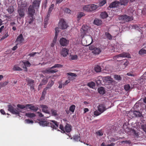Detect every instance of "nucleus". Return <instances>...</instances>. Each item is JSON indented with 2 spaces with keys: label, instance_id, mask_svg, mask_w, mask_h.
<instances>
[{
  "label": "nucleus",
  "instance_id": "nucleus-39",
  "mask_svg": "<svg viewBox=\"0 0 146 146\" xmlns=\"http://www.w3.org/2000/svg\"><path fill=\"white\" fill-rule=\"evenodd\" d=\"M13 70H14L21 71L22 70V69L21 68L17 65H15L14 66L13 68Z\"/></svg>",
  "mask_w": 146,
  "mask_h": 146
},
{
  "label": "nucleus",
  "instance_id": "nucleus-23",
  "mask_svg": "<svg viewBox=\"0 0 146 146\" xmlns=\"http://www.w3.org/2000/svg\"><path fill=\"white\" fill-rule=\"evenodd\" d=\"M102 23V21L100 19H95L94 23L98 26L100 25Z\"/></svg>",
  "mask_w": 146,
  "mask_h": 146
},
{
  "label": "nucleus",
  "instance_id": "nucleus-37",
  "mask_svg": "<svg viewBox=\"0 0 146 146\" xmlns=\"http://www.w3.org/2000/svg\"><path fill=\"white\" fill-rule=\"evenodd\" d=\"M7 10L9 13H12L14 11V7L13 6H9L7 9Z\"/></svg>",
  "mask_w": 146,
  "mask_h": 146
},
{
  "label": "nucleus",
  "instance_id": "nucleus-19",
  "mask_svg": "<svg viewBox=\"0 0 146 146\" xmlns=\"http://www.w3.org/2000/svg\"><path fill=\"white\" fill-rule=\"evenodd\" d=\"M39 124L43 127L49 126V122L46 121H41L39 122Z\"/></svg>",
  "mask_w": 146,
  "mask_h": 146
},
{
  "label": "nucleus",
  "instance_id": "nucleus-51",
  "mask_svg": "<svg viewBox=\"0 0 146 146\" xmlns=\"http://www.w3.org/2000/svg\"><path fill=\"white\" fill-rule=\"evenodd\" d=\"M52 68H51L49 69L50 73H56L58 72V70L56 69L55 70H51Z\"/></svg>",
  "mask_w": 146,
  "mask_h": 146
},
{
  "label": "nucleus",
  "instance_id": "nucleus-59",
  "mask_svg": "<svg viewBox=\"0 0 146 146\" xmlns=\"http://www.w3.org/2000/svg\"><path fill=\"white\" fill-rule=\"evenodd\" d=\"M120 17H121V18H130L129 16H127L125 15H121Z\"/></svg>",
  "mask_w": 146,
  "mask_h": 146
},
{
  "label": "nucleus",
  "instance_id": "nucleus-49",
  "mask_svg": "<svg viewBox=\"0 0 146 146\" xmlns=\"http://www.w3.org/2000/svg\"><path fill=\"white\" fill-rule=\"evenodd\" d=\"M36 54H39V52H33L30 53L28 55V56H33L35 55Z\"/></svg>",
  "mask_w": 146,
  "mask_h": 146
},
{
  "label": "nucleus",
  "instance_id": "nucleus-4",
  "mask_svg": "<svg viewBox=\"0 0 146 146\" xmlns=\"http://www.w3.org/2000/svg\"><path fill=\"white\" fill-rule=\"evenodd\" d=\"M89 49L92 50V53L95 55L100 54L102 52V49L99 47H96L94 46L91 45L89 47Z\"/></svg>",
  "mask_w": 146,
  "mask_h": 146
},
{
  "label": "nucleus",
  "instance_id": "nucleus-15",
  "mask_svg": "<svg viewBox=\"0 0 146 146\" xmlns=\"http://www.w3.org/2000/svg\"><path fill=\"white\" fill-rule=\"evenodd\" d=\"M68 50L66 48H63L61 52V54L64 57H66L68 54Z\"/></svg>",
  "mask_w": 146,
  "mask_h": 146
},
{
  "label": "nucleus",
  "instance_id": "nucleus-24",
  "mask_svg": "<svg viewBox=\"0 0 146 146\" xmlns=\"http://www.w3.org/2000/svg\"><path fill=\"white\" fill-rule=\"evenodd\" d=\"M26 80L29 86L35 85L34 83L35 81L31 79L27 78Z\"/></svg>",
  "mask_w": 146,
  "mask_h": 146
},
{
  "label": "nucleus",
  "instance_id": "nucleus-64",
  "mask_svg": "<svg viewBox=\"0 0 146 146\" xmlns=\"http://www.w3.org/2000/svg\"><path fill=\"white\" fill-rule=\"evenodd\" d=\"M43 73H50L49 72V69H46L45 70H44L43 71Z\"/></svg>",
  "mask_w": 146,
  "mask_h": 146
},
{
  "label": "nucleus",
  "instance_id": "nucleus-38",
  "mask_svg": "<svg viewBox=\"0 0 146 146\" xmlns=\"http://www.w3.org/2000/svg\"><path fill=\"white\" fill-rule=\"evenodd\" d=\"M63 65L59 64H56L51 67V68H62Z\"/></svg>",
  "mask_w": 146,
  "mask_h": 146
},
{
  "label": "nucleus",
  "instance_id": "nucleus-2",
  "mask_svg": "<svg viewBox=\"0 0 146 146\" xmlns=\"http://www.w3.org/2000/svg\"><path fill=\"white\" fill-rule=\"evenodd\" d=\"M59 128L62 131L63 133H65V132L67 133H69L72 130V127L70 125L66 123L64 127L62 125H60Z\"/></svg>",
  "mask_w": 146,
  "mask_h": 146
},
{
  "label": "nucleus",
  "instance_id": "nucleus-47",
  "mask_svg": "<svg viewBox=\"0 0 146 146\" xmlns=\"http://www.w3.org/2000/svg\"><path fill=\"white\" fill-rule=\"evenodd\" d=\"M25 123H33V121L32 120H30L29 119H26L25 120Z\"/></svg>",
  "mask_w": 146,
  "mask_h": 146
},
{
  "label": "nucleus",
  "instance_id": "nucleus-21",
  "mask_svg": "<svg viewBox=\"0 0 146 146\" xmlns=\"http://www.w3.org/2000/svg\"><path fill=\"white\" fill-rule=\"evenodd\" d=\"M90 12L95 10L98 7V6L94 4H90Z\"/></svg>",
  "mask_w": 146,
  "mask_h": 146
},
{
  "label": "nucleus",
  "instance_id": "nucleus-42",
  "mask_svg": "<svg viewBox=\"0 0 146 146\" xmlns=\"http://www.w3.org/2000/svg\"><path fill=\"white\" fill-rule=\"evenodd\" d=\"M124 88L126 91H128L130 90V87L129 84H127L125 85Z\"/></svg>",
  "mask_w": 146,
  "mask_h": 146
},
{
  "label": "nucleus",
  "instance_id": "nucleus-29",
  "mask_svg": "<svg viewBox=\"0 0 146 146\" xmlns=\"http://www.w3.org/2000/svg\"><path fill=\"white\" fill-rule=\"evenodd\" d=\"M128 1V0H120L119 4V5H125L127 3Z\"/></svg>",
  "mask_w": 146,
  "mask_h": 146
},
{
  "label": "nucleus",
  "instance_id": "nucleus-56",
  "mask_svg": "<svg viewBox=\"0 0 146 146\" xmlns=\"http://www.w3.org/2000/svg\"><path fill=\"white\" fill-rule=\"evenodd\" d=\"M67 74L68 75H69L72 76H75L76 77L77 76V75L76 74L72 73H67Z\"/></svg>",
  "mask_w": 146,
  "mask_h": 146
},
{
  "label": "nucleus",
  "instance_id": "nucleus-27",
  "mask_svg": "<svg viewBox=\"0 0 146 146\" xmlns=\"http://www.w3.org/2000/svg\"><path fill=\"white\" fill-rule=\"evenodd\" d=\"M98 90L99 93L102 95H103L105 94V91L103 87H100L98 88Z\"/></svg>",
  "mask_w": 146,
  "mask_h": 146
},
{
  "label": "nucleus",
  "instance_id": "nucleus-10",
  "mask_svg": "<svg viewBox=\"0 0 146 146\" xmlns=\"http://www.w3.org/2000/svg\"><path fill=\"white\" fill-rule=\"evenodd\" d=\"M69 42L68 40L64 38H61L60 40V45L63 46H67Z\"/></svg>",
  "mask_w": 146,
  "mask_h": 146
},
{
  "label": "nucleus",
  "instance_id": "nucleus-58",
  "mask_svg": "<svg viewBox=\"0 0 146 146\" xmlns=\"http://www.w3.org/2000/svg\"><path fill=\"white\" fill-rule=\"evenodd\" d=\"M70 82V80L69 79L66 80L65 82L63 84V85L64 86L67 84L68 83H69Z\"/></svg>",
  "mask_w": 146,
  "mask_h": 146
},
{
  "label": "nucleus",
  "instance_id": "nucleus-13",
  "mask_svg": "<svg viewBox=\"0 0 146 146\" xmlns=\"http://www.w3.org/2000/svg\"><path fill=\"white\" fill-rule=\"evenodd\" d=\"M103 79L104 81L109 83H112L113 82V80L111 77L109 76H106L104 77Z\"/></svg>",
  "mask_w": 146,
  "mask_h": 146
},
{
  "label": "nucleus",
  "instance_id": "nucleus-12",
  "mask_svg": "<svg viewBox=\"0 0 146 146\" xmlns=\"http://www.w3.org/2000/svg\"><path fill=\"white\" fill-rule=\"evenodd\" d=\"M40 106L42 108V111L43 112L46 113H50V111L48 109V107L47 106L44 105H41Z\"/></svg>",
  "mask_w": 146,
  "mask_h": 146
},
{
  "label": "nucleus",
  "instance_id": "nucleus-11",
  "mask_svg": "<svg viewBox=\"0 0 146 146\" xmlns=\"http://www.w3.org/2000/svg\"><path fill=\"white\" fill-rule=\"evenodd\" d=\"M143 46V48L141 49L139 51V54L143 56H146V50L144 48H146V43H144Z\"/></svg>",
  "mask_w": 146,
  "mask_h": 146
},
{
  "label": "nucleus",
  "instance_id": "nucleus-45",
  "mask_svg": "<svg viewBox=\"0 0 146 146\" xmlns=\"http://www.w3.org/2000/svg\"><path fill=\"white\" fill-rule=\"evenodd\" d=\"M85 14L84 13L80 12L78 13L77 15V17L78 18H81L85 15Z\"/></svg>",
  "mask_w": 146,
  "mask_h": 146
},
{
  "label": "nucleus",
  "instance_id": "nucleus-34",
  "mask_svg": "<svg viewBox=\"0 0 146 146\" xmlns=\"http://www.w3.org/2000/svg\"><path fill=\"white\" fill-rule=\"evenodd\" d=\"M114 78L115 80L119 81L121 80L122 78L120 75L117 74L114 75Z\"/></svg>",
  "mask_w": 146,
  "mask_h": 146
},
{
  "label": "nucleus",
  "instance_id": "nucleus-54",
  "mask_svg": "<svg viewBox=\"0 0 146 146\" xmlns=\"http://www.w3.org/2000/svg\"><path fill=\"white\" fill-rule=\"evenodd\" d=\"M96 83L98 85L101 83L102 80L98 78H97L96 79Z\"/></svg>",
  "mask_w": 146,
  "mask_h": 146
},
{
  "label": "nucleus",
  "instance_id": "nucleus-1",
  "mask_svg": "<svg viewBox=\"0 0 146 146\" xmlns=\"http://www.w3.org/2000/svg\"><path fill=\"white\" fill-rule=\"evenodd\" d=\"M98 110H96L94 112V114L96 116H98L104 112L107 108L104 104H102L98 106Z\"/></svg>",
  "mask_w": 146,
  "mask_h": 146
},
{
  "label": "nucleus",
  "instance_id": "nucleus-50",
  "mask_svg": "<svg viewBox=\"0 0 146 146\" xmlns=\"http://www.w3.org/2000/svg\"><path fill=\"white\" fill-rule=\"evenodd\" d=\"M24 65L25 66L29 67L31 65V64L28 61H27L24 63Z\"/></svg>",
  "mask_w": 146,
  "mask_h": 146
},
{
  "label": "nucleus",
  "instance_id": "nucleus-6",
  "mask_svg": "<svg viewBox=\"0 0 146 146\" xmlns=\"http://www.w3.org/2000/svg\"><path fill=\"white\" fill-rule=\"evenodd\" d=\"M58 26L60 29H66L68 27L67 23L65 21L64 19H61L58 23Z\"/></svg>",
  "mask_w": 146,
  "mask_h": 146
},
{
  "label": "nucleus",
  "instance_id": "nucleus-30",
  "mask_svg": "<svg viewBox=\"0 0 146 146\" xmlns=\"http://www.w3.org/2000/svg\"><path fill=\"white\" fill-rule=\"evenodd\" d=\"M25 116L29 117L32 118L35 117L36 115L34 113H26Z\"/></svg>",
  "mask_w": 146,
  "mask_h": 146
},
{
  "label": "nucleus",
  "instance_id": "nucleus-31",
  "mask_svg": "<svg viewBox=\"0 0 146 146\" xmlns=\"http://www.w3.org/2000/svg\"><path fill=\"white\" fill-rule=\"evenodd\" d=\"M84 10L88 12H90V5H87L84 6L83 7Z\"/></svg>",
  "mask_w": 146,
  "mask_h": 146
},
{
  "label": "nucleus",
  "instance_id": "nucleus-53",
  "mask_svg": "<svg viewBox=\"0 0 146 146\" xmlns=\"http://www.w3.org/2000/svg\"><path fill=\"white\" fill-rule=\"evenodd\" d=\"M96 133L97 135L99 136H102L103 135V132L100 130H99L96 132Z\"/></svg>",
  "mask_w": 146,
  "mask_h": 146
},
{
  "label": "nucleus",
  "instance_id": "nucleus-14",
  "mask_svg": "<svg viewBox=\"0 0 146 146\" xmlns=\"http://www.w3.org/2000/svg\"><path fill=\"white\" fill-rule=\"evenodd\" d=\"M24 39L23 37V35L22 34H20L17 37L16 41L18 42L19 43L21 44L22 42Z\"/></svg>",
  "mask_w": 146,
  "mask_h": 146
},
{
  "label": "nucleus",
  "instance_id": "nucleus-63",
  "mask_svg": "<svg viewBox=\"0 0 146 146\" xmlns=\"http://www.w3.org/2000/svg\"><path fill=\"white\" fill-rule=\"evenodd\" d=\"M28 20V22L29 24H31L34 21V19H27Z\"/></svg>",
  "mask_w": 146,
  "mask_h": 146
},
{
  "label": "nucleus",
  "instance_id": "nucleus-46",
  "mask_svg": "<svg viewBox=\"0 0 146 146\" xmlns=\"http://www.w3.org/2000/svg\"><path fill=\"white\" fill-rule=\"evenodd\" d=\"M54 5V4H52L51 5L49 8V10L48 11V13H50L52 11V10L53 9Z\"/></svg>",
  "mask_w": 146,
  "mask_h": 146
},
{
  "label": "nucleus",
  "instance_id": "nucleus-8",
  "mask_svg": "<svg viewBox=\"0 0 146 146\" xmlns=\"http://www.w3.org/2000/svg\"><path fill=\"white\" fill-rule=\"evenodd\" d=\"M119 57L130 58H131V56L129 53L124 52L119 54L113 57V58L117 59Z\"/></svg>",
  "mask_w": 146,
  "mask_h": 146
},
{
  "label": "nucleus",
  "instance_id": "nucleus-26",
  "mask_svg": "<svg viewBox=\"0 0 146 146\" xmlns=\"http://www.w3.org/2000/svg\"><path fill=\"white\" fill-rule=\"evenodd\" d=\"M31 106L30 104H27L25 106L20 104H18L17 105V106L18 108H20L21 109H23L25 108H26L27 109V108Z\"/></svg>",
  "mask_w": 146,
  "mask_h": 146
},
{
  "label": "nucleus",
  "instance_id": "nucleus-44",
  "mask_svg": "<svg viewBox=\"0 0 146 146\" xmlns=\"http://www.w3.org/2000/svg\"><path fill=\"white\" fill-rule=\"evenodd\" d=\"M51 113L53 116H56L57 115V111L54 109H52L51 110Z\"/></svg>",
  "mask_w": 146,
  "mask_h": 146
},
{
  "label": "nucleus",
  "instance_id": "nucleus-16",
  "mask_svg": "<svg viewBox=\"0 0 146 146\" xmlns=\"http://www.w3.org/2000/svg\"><path fill=\"white\" fill-rule=\"evenodd\" d=\"M30 105L31 106L28 107L27 108V109H29L33 111H36L38 110V107L34 106H32V105L31 104H30Z\"/></svg>",
  "mask_w": 146,
  "mask_h": 146
},
{
  "label": "nucleus",
  "instance_id": "nucleus-57",
  "mask_svg": "<svg viewBox=\"0 0 146 146\" xmlns=\"http://www.w3.org/2000/svg\"><path fill=\"white\" fill-rule=\"evenodd\" d=\"M9 36L8 34L7 33H6L5 35L3 36L1 38V40H3L5 38H7Z\"/></svg>",
  "mask_w": 146,
  "mask_h": 146
},
{
  "label": "nucleus",
  "instance_id": "nucleus-18",
  "mask_svg": "<svg viewBox=\"0 0 146 146\" xmlns=\"http://www.w3.org/2000/svg\"><path fill=\"white\" fill-rule=\"evenodd\" d=\"M119 5V1H115L111 3L109 6V7L110 8L115 7Z\"/></svg>",
  "mask_w": 146,
  "mask_h": 146
},
{
  "label": "nucleus",
  "instance_id": "nucleus-52",
  "mask_svg": "<svg viewBox=\"0 0 146 146\" xmlns=\"http://www.w3.org/2000/svg\"><path fill=\"white\" fill-rule=\"evenodd\" d=\"M106 2V0H104L101 1L100 3V6H102L105 4Z\"/></svg>",
  "mask_w": 146,
  "mask_h": 146
},
{
  "label": "nucleus",
  "instance_id": "nucleus-28",
  "mask_svg": "<svg viewBox=\"0 0 146 146\" xmlns=\"http://www.w3.org/2000/svg\"><path fill=\"white\" fill-rule=\"evenodd\" d=\"M18 11L19 15L21 17H23L24 15V10L23 9H19L18 10Z\"/></svg>",
  "mask_w": 146,
  "mask_h": 146
},
{
  "label": "nucleus",
  "instance_id": "nucleus-40",
  "mask_svg": "<svg viewBox=\"0 0 146 146\" xmlns=\"http://www.w3.org/2000/svg\"><path fill=\"white\" fill-rule=\"evenodd\" d=\"M73 139L76 141H80V137L78 135H75L73 137Z\"/></svg>",
  "mask_w": 146,
  "mask_h": 146
},
{
  "label": "nucleus",
  "instance_id": "nucleus-35",
  "mask_svg": "<svg viewBox=\"0 0 146 146\" xmlns=\"http://www.w3.org/2000/svg\"><path fill=\"white\" fill-rule=\"evenodd\" d=\"M87 86L90 88H93L95 86V84L94 82H91L88 83Z\"/></svg>",
  "mask_w": 146,
  "mask_h": 146
},
{
  "label": "nucleus",
  "instance_id": "nucleus-36",
  "mask_svg": "<svg viewBox=\"0 0 146 146\" xmlns=\"http://www.w3.org/2000/svg\"><path fill=\"white\" fill-rule=\"evenodd\" d=\"M94 70L97 72H100L101 71V68L100 66L97 65L95 67Z\"/></svg>",
  "mask_w": 146,
  "mask_h": 146
},
{
  "label": "nucleus",
  "instance_id": "nucleus-3",
  "mask_svg": "<svg viewBox=\"0 0 146 146\" xmlns=\"http://www.w3.org/2000/svg\"><path fill=\"white\" fill-rule=\"evenodd\" d=\"M8 110L12 113L15 115H19L21 112L20 110L18 108H15L11 104H9L7 106Z\"/></svg>",
  "mask_w": 146,
  "mask_h": 146
},
{
  "label": "nucleus",
  "instance_id": "nucleus-9",
  "mask_svg": "<svg viewBox=\"0 0 146 146\" xmlns=\"http://www.w3.org/2000/svg\"><path fill=\"white\" fill-rule=\"evenodd\" d=\"M40 3V0H35L33 2L31 6H33V7L36 10H38L39 7Z\"/></svg>",
  "mask_w": 146,
  "mask_h": 146
},
{
  "label": "nucleus",
  "instance_id": "nucleus-61",
  "mask_svg": "<svg viewBox=\"0 0 146 146\" xmlns=\"http://www.w3.org/2000/svg\"><path fill=\"white\" fill-rule=\"evenodd\" d=\"M55 34L58 35L59 32V28L58 27L55 28Z\"/></svg>",
  "mask_w": 146,
  "mask_h": 146
},
{
  "label": "nucleus",
  "instance_id": "nucleus-25",
  "mask_svg": "<svg viewBox=\"0 0 146 146\" xmlns=\"http://www.w3.org/2000/svg\"><path fill=\"white\" fill-rule=\"evenodd\" d=\"M82 30L83 31L84 33V34H86L88 30L90 29L89 27L88 26L83 25L82 28Z\"/></svg>",
  "mask_w": 146,
  "mask_h": 146
},
{
  "label": "nucleus",
  "instance_id": "nucleus-62",
  "mask_svg": "<svg viewBox=\"0 0 146 146\" xmlns=\"http://www.w3.org/2000/svg\"><path fill=\"white\" fill-rule=\"evenodd\" d=\"M37 114H38V115L39 117H43L44 115L41 113H40L39 112H37Z\"/></svg>",
  "mask_w": 146,
  "mask_h": 146
},
{
  "label": "nucleus",
  "instance_id": "nucleus-60",
  "mask_svg": "<svg viewBox=\"0 0 146 146\" xmlns=\"http://www.w3.org/2000/svg\"><path fill=\"white\" fill-rule=\"evenodd\" d=\"M58 35L56 34H55V36L54 38L53 42H54L55 43L57 40V38Z\"/></svg>",
  "mask_w": 146,
  "mask_h": 146
},
{
  "label": "nucleus",
  "instance_id": "nucleus-32",
  "mask_svg": "<svg viewBox=\"0 0 146 146\" xmlns=\"http://www.w3.org/2000/svg\"><path fill=\"white\" fill-rule=\"evenodd\" d=\"M46 90L44 89H43L42 92L41 97L40 98V100H42L44 99L45 95L46 94Z\"/></svg>",
  "mask_w": 146,
  "mask_h": 146
},
{
  "label": "nucleus",
  "instance_id": "nucleus-33",
  "mask_svg": "<svg viewBox=\"0 0 146 146\" xmlns=\"http://www.w3.org/2000/svg\"><path fill=\"white\" fill-rule=\"evenodd\" d=\"M100 16L102 18H106L108 17V15L106 12H102Z\"/></svg>",
  "mask_w": 146,
  "mask_h": 146
},
{
  "label": "nucleus",
  "instance_id": "nucleus-20",
  "mask_svg": "<svg viewBox=\"0 0 146 146\" xmlns=\"http://www.w3.org/2000/svg\"><path fill=\"white\" fill-rule=\"evenodd\" d=\"M54 84V82L52 80H51L50 82H49L47 84L46 87L44 88L46 90H48L51 88V87Z\"/></svg>",
  "mask_w": 146,
  "mask_h": 146
},
{
  "label": "nucleus",
  "instance_id": "nucleus-7",
  "mask_svg": "<svg viewBox=\"0 0 146 146\" xmlns=\"http://www.w3.org/2000/svg\"><path fill=\"white\" fill-rule=\"evenodd\" d=\"M49 122V126H50L52 128V129H57L58 127L59 123L57 121L54 120L50 121Z\"/></svg>",
  "mask_w": 146,
  "mask_h": 146
},
{
  "label": "nucleus",
  "instance_id": "nucleus-5",
  "mask_svg": "<svg viewBox=\"0 0 146 146\" xmlns=\"http://www.w3.org/2000/svg\"><path fill=\"white\" fill-rule=\"evenodd\" d=\"M28 13L29 17H31L33 18L35 17V15H36L35 9L31 6V5H30L28 8Z\"/></svg>",
  "mask_w": 146,
  "mask_h": 146
},
{
  "label": "nucleus",
  "instance_id": "nucleus-17",
  "mask_svg": "<svg viewBox=\"0 0 146 146\" xmlns=\"http://www.w3.org/2000/svg\"><path fill=\"white\" fill-rule=\"evenodd\" d=\"M48 81V79L47 77H45L43 78L41 82L38 86V87L41 86L43 85L46 84Z\"/></svg>",
  "mask_w": 146,
  "mask_h": 146
},
{
  "label": "nucleus",
  "instance_id": "nucleus-22",
  "mask_svg": "<svg viewBox=\"0 0 146 146\" xmlns=\"http://www.w3.org/2000/svg\"><path fill=\"white\" fill-rule=\"evenodd\" d=\"M132 113L133 115H134V116L135 117H141L142 116L141 113L139 111H131V113Z\"/></svg>",
  "mask_w": 146,
  "mask_h": 146
},
{
  "label": "nucleus",
  "instance_id": "nucleus-43",
  "mask_svg": "<svg viewBox=\"0 0 146 146\" xmlns=\"http://www.w3.org/2000/svg\"><path fill=\"white\" fill-rule=\"evenodd\" d=\"M106 35L109 40H111L112 39V36L109 33H106Z\"/></svg>",
  "mask_w": 146,
  "mask_h": 146
},
{
  "label": "nucleus",
  "instance_id": "nucleus-48",
  "mask_svg": "<svg viewBox=\"0 0 146 146\" xmlns=\"http://www.w3.org/2000/svg\"><path fill=\"white\" fill-rule=\"evenodd\" d=\"M64 11L65 13H70L71 10L68 8H66L64 9Z\"/></svg>",
  "mask_w": 146,
  "mask_h": 146
},
{
  "label": "nucleus",
  "instance_id": "nucleus-41",
  "mask_svg": "<svg viewBox=\"0 0 146 146\" xmlns=\"http://www.w3.org/2000/svg\"><path fill=\"white\" fill-rule=\"evenodd\" d=\"M75 106L74 105L71 106L69 108V110L72 112H74L75 108Z\"/></svg>",
  "mask_w": 146,
  "mask_h": 146
},
{
  "label": "nucleus",
  "instance_id": "nucleus-55",
  "mask_svg": "<svg viewBox=\"0 0 146 146\" xmlns=\"http://www.w3.org/2000/svg\"><path fill=\"white\" fill-rule=\"evenodd\" d=\"M141 128L146 133V124L142 125Z\"/></svg>",
  "mask_w": 146,
  "mask_h": 146
}]
</instances>
